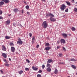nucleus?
I'll return each mask as SVG.
<instances>
[{
    "instance_id": "nucleus-1",
    "label": "nucleus",
    "mask_w": 77,
    "mask_h": 77,
    "mask_svg": "<svg viewBox=\"0 0 77 77\" xmlns=\"http://www.w3.org/2000/svg\"><path fill=\"white\" fill-rule=\"evenodd\" d=\"M42 26L44 29H46V28L48 26V24L47 23L46 21H44L42 23Z\"/></svg>"
},
{
    "instance_id": "nucleus-2",
    "label": "nucleus",
    "mask_w": 77,
    "mask_h": 77,
    "mask_svg": "<svg viewBox=\"0 0 77 77\" xmlns=\"http://www.w3.org/2000/svg\"><path fill=\"white\" fill-rule=\"evenodd\" d=\"M66 6H65V5L64 4H63L61 6L60 9H61V11H63L65 9H66Z\"/></svg>"
},
{
    "instance_id": "nucleus-3",
    "label": "nucleus",
    "mask_w": 77,
    "mask_h": 77,
    "mask_svg": "<svg viewBox=\"0 0 77 77\" xmlns=\"http://www.w3.org/2000/svg\"><path fill=\"white\" fill-rule=\"evenodd\" d=\"M46 16L47 17H54V15L51 13H46Z\"/></svg>"
},
{
    "instance_id": "nucleus-4",
    "label": "nucleus",
    "mask_w": 77,
    "mask_h": 77,
    "mask_svg": "<svg viewBox=\"0 0 77 77\" xmlns=\"http://www.w3.org/2000/svg\"><path fill=\"white\" fill-rule=\"evenodd\" d=\"M17 44L20 45H21L23 44V42H22L21 39L20 38L17 41Z\"/></svg>"
},
{
    "instance_id": "nucleus-5",
    "label": "nucleus",
    "mask_w": 77,
    "mask_h": 77,
    "mask_svg": "<svg viewBox=\"0 0 77 77\" xmlns=\"http://www.w3.org/2000/svg\"><path fill=\"white\" fill-rule=\"evenodd\" d=\"M53 17H52V16H51L50 18V20L51 21H53V22H54V21H55L56 20L55 18H53Z\"/></svg>"
},
{
    "instance_id": "nucleus-6",
    "label": "nucleus",
    "mask_w": 77,
    "mask_h": 77,
    "mask_svg": "<svg viewBox=\"0 0 77 77\" xmlns=\"http://www.w3.org/2000/svg\"><path fill=\"white\" fill-rule=\"evenodd\" d=\"M53 62V60L51 59H48L47 63H50Z\"/></svg>"
},
{
    "instance_id": "nucleus-7",
    "label": "nucleus",
    "mask_w": 77,
    "mask_h": 77,
    "mask_svg": "<svg viewBox=\"0 0 77 77\" xmlns=\"http://www.w3.org/2000/svg\"><path fill=\"white\" fill-rule=\"evenodd\" d=\"M11 50L12 53H14L15 50V48L14 47H11Z\"/></svg>"
},
{
    "instance_id": "nucleus-8",
    "label": "nucleus",
    "mask_w": 77,
    "mask_h": 77,
    "mask_svg": "<svg viewBox=\"0 0 77 77\" xmlns=\"http://www.w3.org/2000/svg\"><path fill=\"white\" fill-rule=\"evenodd\" d=\"M60 42L61 44H65V40L64 39H61L60 40Z\"/></svg>"
},
{
    "instance_id": "nucleus-9",
    "label": "nucleus",
    "mask_w": 77,
    "mask_h": 77,
    "mask_svg": "<svg viewBox=\"0 0 77 77\" xmlns=\"http://www.w3.org/2000/svg\"><path fill=\"white\" fill-rule=\"evenodd\" d=\"M62 35L64 38H66L68 36L67 34L65 33L62 34Z\"/></svg>"
},
{
    "instance_id": "nucleus-10",
    "label": "nucleus",
    "mask_w": 77,
    "mask_h": 77,
    "mask_svg": "<svg viewBox=\"0 0 77 77\" xmlns=\"http://www.w3.org/2000/svg\"><path fill=\"white\" fill-rule=\"evenodd\" d=\"M2 50H3V51H6V47H5V46L4 45H3L2 47Z\"/></svg>"
},
{
    "instance_id": "nucleus-11",
    "label": "nucleus",
    "mask_w": 77,
    "mask_h": 77,
    "mask_svg": "<svg viewBox=\"0 0 77 77\" xmlns=\"http://www.w3.org/2000/svg\"><path fill=\"white\" fill-rule=\"evenodd\" d=\"M11 23V21L9 20H8L7 21H6V24L7 25Z\"/></svg>"
},
{
    "instance_id": "nucleus-12",
    "label": "nucleus",
    "mask_w": 77,
    "mask_h": 77,
    "mask_svg": "<svg viewBox=\"0 0 77 77\" xmlns=\"http://www.w3.org/2000/svg\"><path fill=\"white\" fill-rule=\"evenodd\" d=\"M2 56H3V57H4L5 58H6L7 57V55L5 53H3L2 54Z\"/></svg>"
},
{
    "instance_id": "nucleus-13",
    "label": "nucleus",
    "mask_w": 77,
    "mask_h": 77,
    "mask_svg": "<svg viewBox=\"0 0 77 77\" xmlns=\"http://www.w3.org/2000/svg\"><path fill=\"white\" fill-rule=\"evenodd\" d=\"M13 11L15 13H16V12H17L19 11V10H18V8H16L14 9L13 10Z\"/></svg>"
},
{
    "instance_id": "nucleus-14",
    "label": "nucleus",
    "mask_w": 77,
    "mask_h": 77,
    "mask_svg": "<svg viewBox=\"0 0 77 77\" xmlns=\"http://www.w3.org/2000/svg\"><path fill=\"white\" fill-rule=\"evenodd\" d=\"M2 1L4 2L5 3H8L9 2V0H2Z\"/></svg>"
},
{
    "instance_id": "nucleus-15",
    "label": "nucleus",
    "mask_w": 77,
    "mask_h": 77,
    "mask_svg": "<svg viewBox=\"0 0 77 77\" xmlns=\"http://www.w3.org/2000/svg\"><path fill=\"white\" fill-rule=\"evenodd\" d=\"M2 1L4 2L5 3H8L9 2V0H2Z\"/></svg>"
},
{
    "instance_id": "nucleus-16",
    "label": "nucleus",
    "mask_w": 77,
    "mask_h": 77,
    "mask_svg": "<svg viewBox=\"0 0 77 77\" xmlns=\"http://www.w3.org/2000/svg\"><path fill=\"white\" fill-rule=\"evenodd\" d=\"M51 48L50 47H46L45 48V50L46 51H49V50H50V49Z\"/></svg>"
},
{
    "instance_id": "nucleus-17",
    "label": "nucleus",
    "mask_w": 77,
    "mask_h": 77,
    "mask_svg": "<svg viewBox=\"0 0 77 77\" xmlns=\"http://www.w3.org/2000/svg\"><path fill=\"white\" fill-rule=\"evenodd\" d=\"M32 69L34 71H37L38 70V68L35 66H32Z\"/></svg>"
},
{
    "instance_id": "nucleus-18",
    "label": "nucleus",
    "mask_w": 77,
    "mask_h": 77,
    "mask_svg": "<svg viewBox=\"0 0 77 77\" xmlns=\"http://www.w3.org/2000/svg\"><path fill=\"white\" fill-rule=\"evenodd\" d=\"M46 70L48 71V72H50V71H51V69L50 68L48 67V68L46 69Z\"/></svg>"
},
{
    "instance_id": "nucleus-19",
    "label": "nucleus",
    "mask_w": 77,
    "mask_h": 77,
    "mask_svg": "<svg viewBox=\"0 0 77 77\" xmlns=\"http://www.w3.org/2000/svg\"><path fill=\"white\" fill-rule=\"evenodd\" d=\"M47 63V65L46 66L48 67V68H50V67H51V65H50V64H49V63Z\"/></svg>"
},
{
    "instance_id": "nucleus-20",
    "label": "nucleus",
    "mask_w": 77,
    "mask_h": 77,
    "mask_svg": "<svg viewBox=\"0 0 77 77\" xmlns=\"http://www.w3.org/2000/svg\"><path fill=\"white\" fill-rule=\"evenodd\" d=\"M71 67L72 68H73V69H76V68H77L76 66L73 65H72Z\"/></svg>"
},
{
    "instance_id": "nucleus-21",
    "label": "nucleus",
    "mask_w": 77,
    "mask_h": 77,
    "mask_svg": "<svg viewBox=\"0 0 77 77\" xmlns=\"http://www.w3.org/2000/svg\"><path fill=\"white\" fill-rule=\"evenodd\" d=\"M66 2L68 6H71V4H70V2L67 1H66Z\"/></svg>"
},
{
    "instance_id": "nucleus-22",
    "label": "nucleus",
    "mask_w": 77,
    "mask_h": 77,
    "mask_svg": "<svg viewBox=\"0 0 77 77\" xmlns=\"http://www.w3.org/2000/svg\"><path fill=\"white\" fill-rule=\"evenodd\" d=\"M4 2L2 1L1 2H0V6H2V5H4Z\"/></svg>"
},
{
    "instance_id": "nucleus-23",
    "label": "nucleus",
    "mask_w": 77,
    "mask_h": 77,
    "mask_svg": "<svg viewBox=\"0 0 77 77\" xmlns=\"http://www.w3.org/2000/svg\"><path fill=\"white\" fill-rule=\"evenodd\" d=\"M58 72V71L57 70V69H55V71H54V74H57V73Z\"/></svg>"
},
{
    "instance_id": "nucleus-24",
    "label": "nucleus",
    "mask_w": 77,
    "mask_h": 77,
    "mask_svg": "<svg viewBox=\"0 0 77 77\" xmlns=\"http://www.w3.org/2000/svg\"><path fill=\"white\" fill-rule=\"evenodd\" d=\"M23 70L20 71L19 72V74H20V75H21V74L22 73H23Z\"/></svg>"
},
{
    "instance_id": "nucleus-25",
    "label": "nucleus",
    "mask_w": 77,
    "mask_h": 77,
    "mask_svg": "<svg viewBox=\"0 0 77 77\" xmlns=\"http://www.w3.org/2000/svg\"><path fill=\"white\" fill-rule=\"evenodd\" d=\"M5 38H6V39H8L11 38V37L8 36H6L5 37Z\"/></svg>"
},
{
    "instance_id": "nucleus-26",
    "label": "nucleus",
    "mask_w": 77,
    "mask_h": 77,
    "mask_svg": "<svg viewBox=\"0 0 77 77\" xmlns=\"http://www.w3.org/2000/svg\"><path fill=\"white\" fill-rule=\"evenodd\" d=\"M76 60L74 58H72L70 59V61H76Z\"/></svg>"
},
{
    "instance_id": "nucleus-27",
    "label": "nucleus",
    "mask_w": 77,
    "mask_h": 77,
    "mask_svg": "<svg viewBox=\"0 0 77 77\" xmlns=\"http://www.w3.org/2000/svg\"><path fill=\"white\" fill-rule=\"evenodd\" d=\"M25 8L26 9H29V6L27 5L26 6Z\"/></svg>"
},
{
    "instance_id": "nucleus-28",
    "label": "nucleus",
    "mask_w": 77,
    "mask_h": 77,
    "mask_svg": "<svg viewBox=\"0 0 77 77\" xmlns=\"http://www.w3.org/2000/svg\"><path fill=\"white\" fill-rule=\"evenodd\" d=\"M45 46H50V44L48 43H45Z\"/></svg>"
},
{
    "instance_id": "nucleus-29",
    "label": "nucleus",
    "mask_w": 77,
    "mask_h": 77,
    "mask_svg": "<svg viewBox=\"0 0 77 77\" xmlns=\"http://www.w3.org/2000/svg\"><path fill=\"white\" fill-rule=\"evenodd\" d=\"M32 40H33L34 41H35V36H32Z\"/></svg>"
},
{
    "instance_id": "nucleus-30",
    "label": "nucleus",
    "mask_w": 77,
    "mask_h": 77,
    "mask_svg": "<svg viewBox=\"0 0 77 77\" xmlns=\"http://www.w3.org/2000/svg\"><path fill=\"white\" fill-rule=\"evenodd\" d=\"M72 31H75V28L74 27H72Z\"/></svg>"
},
{
    "instance_id": "nucleus-31",
    "label": "nucleus",
    "mask_w": 77,
    "mask_h": 77,
    "mask_svg": "<svg viewBox=\"0 0 77 77\" xmlns=\"http://www.w3.org/2000/svg\"><path fill=\"white\" fill-rule=\"evenodd\" d=\"M10 46H12V45H14V43H13L11 42L10 43Z\"/></svg>"
},
{
    "instance_id": "nucleus-32",
    "label": "nucleus",
    "mask_w": 77,
    "mask_h": 77,
    "mask_svg": "<svg viewBox=\"0 0 77 77\" xmlns=\"http://www.w3.org/2000/svg\"><path fill=\"white\" fill-rule=\"evenodd\" d=\"M5 65L6 66H9V64L8 63L5 64Z\"/></svg>"
},
{
    "instance_id": "nucleus-33",
    "label": "nucleus",
    "mask_w": 77,
    "mask_h": 77,
    "mask_svg": "<svg viewBox=\"0 0 77 77\" xmlns=\"http://www.w3.org/2000/svg\"><path fill=\"white\" fill-rule=\"evenodd\" d=\"M18 26H19L20 27H22V25L20 24H19L18 25Z\"/></svg>"
},
{
    "instance_id": "nucleus-34",
    "label": "nucleus",
    "mask_w": 77,
    "mask_h": 77,
    "mask_svg": "<svg viewBox=\"0 0 77 77\" xmlns=\"http://www.w3.org/2000/svg\"><path fill=\"white\" fill-rule=\"evenodd\" d=\"M26 71H29V69L28 68H26L25 69Z\"/></svg>"
},
{
    "instance_id": "nucleus-35",
    "label": "nucleus",
    "mask_w": 77,
    "mask_h": 77,
    "mask_svg": "<svg viewBox=\"0 0 77 77\" xmlns=\"http://www.w3.org/2000/svg\"><path fill=\"white\" fill-rule=\"evenodd\" d=\"M29 35L30 37H32V33L30 32L29 34Z\"/></svg>"
},
{
    "instance_id": "nucleus-36",
    "label": "nucleus",
    "mask_w": 77,
    "mask_h": 77,
    "mask_svg": "<svg viewBox=\"0 0 77 77\" xmlns=\"http://www.w3.org/2000/svg\"><path fill=\"white\" fill-rule=\"evenodd\" d=\"M59 56L60 57H62V54H59Z\"/></svg>"
},
{
    "instance_id": "nucleus-37",
    "label": "nucleus",
    "mask_w": 77,
    "mask_h": 77,
    "mask_svg": "<svg viewBox=\"0 0 77 77\" xmlns=\"http://www.w3.org/2000/svg\"><path fill=\"white\" fill-rule=\"evenodd\" d=\"M66 12H68V8H67L65 10Z\"/></svg>"
},
{
    "instance_id": "nucleus-38",
    "label": "nucleus",
    "mask_w": 77,
    "mask_h": 77,
    "mask_svg": "<svg viewBox=\"0 0 77 77\" xmlns=\"http://www.w3.org/2000/svg\"><path fill=\"white\" fill-rule=\"evenodd\" d=\"M37 77H42L41 76V75H40V74H38L37 75Z\"/></svg>"
},
{
    "instance_id": "nucleus-39",
    "label": "nucleus",
    "mask_w": 77,
    "mask_h": 77,
    "mask_svg": "<svg viewBox=\"0 0 77 77\" xmlns=\"http://www.w3.org/2000/svg\"><path fill=\"white\" fill-rule=\"evenodd\" d=\"M57 44H60V41L59 40H58V41H57Z\"/></svg>"
},
{
    "instance_id": "nucleus-40",
    "label": "nucleus",
    "mask_w": 77,
    "mask_h": 77,
    "mask_svg": "<svg viewBox=\"0 0 77 77\" xmlns=\"http://www.w3.org/2000/svg\"><path fill=\"white\" fill-rule=\"evenodd\" d=\"M63 50L64 51H65L66 50V49H65V47H63Z\"/></svg>"
},
{
    "instance_id": "nucleus-41",
    "label": "nucleus",
    "mask_w": 77,
    "mask_h": 77,
    "mask_svg": "<svg viewBox=\"0 0 77 77\" xmlns=\"http://www.w3.org/2000/svg\"><path fill=\"white\" fill-rule=\"evenodd\" d=\"M45 68V65L44 64H43L42 66V68L44 69Z\"/></svg>"
},
{
    "instance_id": "nucleus-42",
    "label": "nucleus",
    "mask_w": 77,
    "mask_h": 77,
    "mask_svg": "<svg viewBox=\"0 0 77 77\" xmlns=\"http://www.w3.org/2000/svg\"><path fill=\"white\" fill-rule=\"evenodd\" d=\"M74 11L75 12H77V8H75Z\"/></svg>"
},
{
    "instance_id": "nucleus-43",
    "label": "nucleus",
    "mask_w": 77,
    "mask_h": 77,
    "mask_svg": "<svg viewBox=\"0 0 77 77\" xmlns=\"http://www.w3.org/2000/svg\"><path fill=\"white\" fill-rule=\"evenodd\" d=\"M16 23H13V26H15V27H16Z\"/></svg>"
},
{
    "instance_id": "nucleus-44",
    "label": "nucleus",
    "mask_w": 77,
    "mask_h": 77,
    "mask_svg": "<svg viewBox=\"0 0 77 77\" xmlns=\"http://www.w3.org/2000/svg\"><path fill=\"white\" fill-rule=\"evenodd\" d=\"M26 62H28V63H30V61H29V60L27 59H26Z\"/></svg>"
},
{
    "instance_id": "nucleus-45",
    "label": "nucleus",
    "mask_w": 77,
    "mask_h": 77,
    "mask_svg": "<svg viewBox=\"0 0 77 77\" xmlns=\"http://www.w3.org/2000/svg\"><path fill=\"white\" fill-rule=\"evenodd\" d=\"M2 13H3L2 11H0V15H2Z\"/></svg>"
},
{
    "instance_id": "nucleus-46",
    "label": "nucleus",
    "mask_w": 77,
    "mask_h": 77,
    "mask_svg": "<svg viewBox=\"0 0 77 77\" xmlns=\"http://www.w3.org/2000/svg\"><path fill=\"white\" fill-rule=\"evenodd\" d=\"M42 72V71L41 70H39L38 72H39V73H41Z\"/></svg>"
},
{
    "instance_id": "nucleus-47",
    "label": "nucleus",
    "mask_w": 77,
    "mask_h": 77,
    "mask_svg": "<svg viewBox=\"0 0 77 77\" xmlns=\"http://www.w3.org/2000/svg\"><path fill=\"white\" fill-rule=\"evenodd\" d=\"M0 71H1V72L2 73V74H3V70H1Z\"/></svg>"
},
{
    "instance_id": "nucleus-48",
    "label": "nucleus",
    "mask_w": 77,
    "mask_h": 77,
    "mask_svg": "<svg viewBox=\"0 0 77 77\" xmlns=\"http://www.w3.org/2000/svg\"><path fill=\"white\" fill-rule=\"evenodd\" d=\"M34 40H32V44L34 43Z\"/></svg>"
},
{
    "instance_id": "nucleus-49",
    "label": "nucleus",
    "mask_w": 77,
    "mask_h": 77,
    "mask_svg": "<svg viewBox=\"0 0 77 77\" xmlns=\"http://www.w3.org/2000/svg\"><path fill=\"white\" fill-rule=\"evenodd\" d=\"M60 48V46H57V49H59V48Z\"/></svg>"
},
{
    "instance_id": "nucleus-50",
    "label": "nucleus",
    "mask_w": 77,
    "mask_h": 77,
    "mask_svg": "<svg viewBox=\"0 0 77 77\" xmlns=\"http://www.w3.org/2000/svg\"><path fill=\"white\" fill-rule=\"evenodd\" d=\"M39 45H37L36 46V48H38V47H39Z\"/></svg>"
},
{
    "instance_id": "nucleus-51",
    "label": "nucleus",
    "mask_w": 77,
    "mask_h": 77,
    "mask_svg": "<svg viewBox=\"0 0 77 77\" xmlns=\"http://www.w3.org/2000/svg\"><path fill=\"white\" fill-rule=\"evenodd\" d=\"M3 18L2 17V16H0V20H2V19H3Z\"/></svg>"
},
{
    "instance_id": "nucleus-52",
    "label": "nucleus",
    "mask_w": 77,
    "mask_h": 77,
    "mask_svg": "<svg viewBox=\"0 0 77 77\" xmlns=\"http://www.w3.org/2000/svg\"><path fill=\"white\" fill-rule=\"evenodd\" d=\"M27 14L28 15H29L30 14V13H29V12H27Z\"/></svg>"
},
{
    "instance_id": "nucleus-53",
    "label": "nucleus",
    "mask_w": 77,
    "mask_h": 77,
    "mask_svg": "<svg viewBox=\"0 0 77 77\" xmlns=\"http://www.w3.org/2000/svg\"><path fill=\"white\" fill-rule=\"evenodd\" d=\"M72 3H74V0H72Z\"/></svg>"
},
{
    "instance_id": "nucleus-54",
    "label": "nucleus",
    "mask_w": 77,
    "mask_h": 77,
    "mask_svg": "<svg viewBox=\"0 0 77 77\" xmlns=\"http://www.w3.org/2000/svg\"><path fill=\"white\" fill-rule=\"evenodd\" d=\"M23 13H24V11H23V10H22V13L23 14Z\"/></svg>"
},
{
    "instance_id": "nucleus-55",
    "label": "nucleus",
    "mask_w": 77,
    "mask_h": 77,
    "mask_svg": "<svg viewBox=\"0 0 77 77\" xmlns=\"http://www.w3.org/2000/svg\"><path fill=\"white\" fill-rule=\"evenodd\" d=\"M9 60L10 61H11V59L10 58H9Z\"/></svg>"
},
{
    "instance_id": "nucleus-56",
    "label": "nucleus",
    "mask_w": 77,
    "mask_h": 77,
    "mask_svg": "<svg viewBox=\"0 0 77 77\" xmlns=\"http://www.w3.org/2000/svg\"><path fill=\"white\" fill-rule=\"evenodd\" d=\"M62 17H65V15H64Z\"/></svg>"
},
{
    "instance_id": "nucleus-57",
    "label": "nucleus",
    "mask_w": 77,
    "mask_h": 77,
    "mask_svg": "<svg viewBox=\"0 0 77 77\" xmlns=\"http://www.w3.org/2000/svg\"><path fill=\"white\" fill-rule=\"evenodd\" d=\"M60 63V64H64V63Z\"/></svg>"
},
{
    "instance_id": "nucleus-58",
    "label": "nucleus",
    "mask_w": 77,
    "mask_h": 77,
    "mask_svg": "<svg viewBox=\"0 0 77 77\" xmlns=\"http://www.w3.org/2000/svg\"><path fill=\"white\" fill-rule=\"evenodd\" d=\"M55 4L56 5V4H57V2H55Z\"/></svg>"
},
{
    "instance_id": "nucleus-59",
    "label": "nucleus",
    "mask_w": 77,
    "mask_h": 77,
    "mask_svg": "<svg viewBox=\"0 0 77 77\" xmlns=\"http://www.w3.org/2000/svg\"><path fill=\"white\" fill-rule=\"evenodd\" d=\"M6 60H4V62H6Z\"/></svg>"
},
{
    "instance_id": "nucleus-60",
    "label": "nucleus",
    "mask_w": 77,
    "mask_h": 77,
    "mask_svg": "<svg viewBox=\"0 0 77 77\" xmlns=\"http://www.w3.org/2000/svg\"><path fill=\"white\" fill-rule=\"evenodd\" d=\"M42 1H43V2H45V0H42Z\"/></svg>"
},
{
    "instance_id": "nucleus-61",
    "label": "nucleus",
    "mask_w": 77,
    "mask_h": 77,
    "mask_svg": "<svg viewBox=\"0 0 77 77\" xmlns=\"http://www.w3.org/2000/svg\"><path fill=\"white\" fill-rule=\"evenodd\" d=\"M5 62H6V63H8V61H7V60H5Z\"/></svg>"
},
{
    "instance_id": "nucleus-62",
    "label": "nucleus",
    "mask_w": 77,
    "mask_h": 77,
    "mask_svg": "<svg viewBox=\"0 0 77 77\" xmlns=\"http://www.w3.org/2000/svg\"><path fill=\"white\" fill-rule=\"evenodd\" d=\"M24 3H26V2H24Z\"/></svg>"
},
{
    "instance_id": "nucleus-63",
    "label": "nucleus",
    "mask_w": 77,
    "mask_h": 77,
    "mask_svg": "<svg viewBox=\"0 0 77 77\" xmlns=\"http://www.w3.org/2000/svg\"><path fill=\"white\" fill-rule=\"evenodd\" d=\"M76 4H77V2H76V3H75Z\"/></svg>"
},
{
    "instance_id": "nucleus-64",
    "label": "nucleus",
    "mask_w": 77,
    "mask_h": 77,
    "mask_svg": "<svg viewBox=\"0 0 77 77\" xmlns=\"http://www.w3.org/2000/svg\"><path fill=\"white\" fill-rule=\"evenodd\" d=\"M76 75H77V73H76Z\"/></svg>"
}]
</instances>
